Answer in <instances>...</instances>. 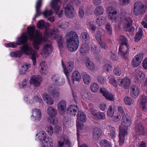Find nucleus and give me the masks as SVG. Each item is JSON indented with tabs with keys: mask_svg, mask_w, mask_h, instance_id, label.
Masks as SVG:
<instances>
[{
	"mask_svg": "<svg viewBox=\"0 0 147 147\" xmlns=\"http://www.w3.org/2000/svg\"><path fill=\"white\" fill-rule=\"evenodd\" d=\"M61 62L64 70V73L66 76L67 79L69 81V73L72 71L74 67V62L73 61H70L67 63L65 65L64 63L63 60H61Z\"/></svg>",
	"mask_w": 147,
	"mask_h": 147,
	"instance_id": "nucleus-6",
	"label": "nucleus"
},
{
	"mask_svg": "<svg viewBox=\"0 0 147 147\" xmlns=\"http://www.w3.org/2000/svg\"><path fill=\"white\" fill-rule=\"evenodd\" d=\"M147 97L144 95L142 96L141 99V104L142 105L146 104L147 102Z\"/></svg>",
	"mask_w": 147,
	"mask_h": 147,
	"instance_id": "nucleus-61",
	"label": "nucleus"
},
{
	"mask_svg": "<svg viewBox=\"0 0 147 147\" xmlns=\"http://www.w3.org/2000/svg\"><path fill=\"white\" fill-rule=\"evenodd\" d=\"M17 45L14 42H10L7 43H6L5 44V46L7 47H11L15 48L17 47Z\"/></svg>",
	"mask_w": 147,
	"mask_h": 147,
	"instance_id": "nucleus-56",
	"label": "nucleus"
},
{
	"mask_svg": "<svg viewBox=\"0 0 147 147\" xmlns=\"http://www.w3.org/2000/svg\"><path fill=\"white\" fill-rule=\"evenodd\" d=\"M53 141L52 139L47 138L45 141L42 142L41 147H52L53 146Z\"/></svg>",
	"mask_w": 147,
	"mask_h": 147,
	"instance_id": "nucleus-29",
	"label": "nucleus"
},
{
	"mask_svg": "<svg viewBox=\"0 0 147 147\" xmlns=\"http://www.w3.org/2000/svg\"><path fill=\"white\" fill-rule=\"evenodd\" d=\"M109 82L110 84L113 85L114 87H117V86L118 82L114 77H110Z\"/></svg>",
	"mask_w": 147,
	"mask_h": 147,
	"instance_id": "nucleus-52",
	"label": "nucleus"
},
{
	"mask_svg": "<svg viewBox=\"0 0 147 147\" xmlns=\"http://www.w3.org/2000/svg\"><path fill=\"white\" fill-rule=\"evenodd\" d=\"M120 46L119 48V54L124 58L129 54V51L127 40L126 37L121 36L120 39Z\"/></svg>",
	"mask_w": 147,
	"mask_h": 147,
	"instance_id": "nucleus-3",
	"label": "nucleus"
},
{
	"mask_svg": "<svg viewBox=\"0 0 147 147\" xmlns=\"http://www.w3.org/2000/svg\"><path fill=\"white\" fill-rule=\"evenodd\" d=\"M100 145L101 147H111L110 143L105 139L102 140L100 141Z\"/></svg>",
	"mask_w": 147,
	"mask_h": 147,
	"instance_id": "nucleus-39",
	"label": "nucleus"
},
{
	"mask_svg": "<svg viewBox=\"0 0 147 147\" xmlns=\"http://www.w3.org/2000/svg\"><path fill=\"white\" fill-rule=\"evenodd\" d=\"M47 113L49 115L51 116V117L49 118V120L51 123L55 125L57 123V120L56 121L53 118V117H55L57 113V111L56 109L52 107H48L47 109Z\"/></svg>",
	"mask_w": 147,
	"mask_h": 147,
	"instance_id": "nucleus-10",
	"label": "nucleus"
},
{
	"mask_svg": "<svg viewBox=\"0 0 147 147\" xmlns=\"http://www.w3.org/2000/svg\"><path fill=\"white\" fill-rule=\"evenodd\" d=\"M131 123V121L129 115L127 114H124L122 118V125L125 127H126L130 126Z\"/></svg>",
	"mask_w": 147,
	"mask_h": 147,
	"instance_id": "nucleus-21",
	"label": "nucleus"
},
{
	"mask_svg": "<svg viewBox=\"0 0 147 147\" xmlns=\"http://www.w3.org/2000/svg\"><path fill=\"white\" fill-rule=\"evenodd\" d=\"M88 43H84L81 46L80 52L82 54H85L87 53L89 50V47Z\"/></svg>",
	"mask_w": 147,
	"mask_h": 147,
	"instance_id": "nucleus-31",
	"label": "nucleus"
},
{
	"mask_svg": "<svg viewBox=\"0 0 147 147\" xmlns=\"http://www.w3.org/2000/svg\"><path fill=\"white\" fill-rule=\"evenodd\" d=\"M42 97L45 101L47 104L52 105L53 104L54 100L50 97V96L46 93H44L42 95Z\"/></svg>",
	"mask_w": 147,
	"mask_h": 147,
	"instance_id": "nucleus-28",
	"label": "nucleus"
},
{
	"mask_svg": "<svg viewBox=\"0 0 147 147\" xmlns=\"http://www.w3.org/2000/svg\"><path fill=\"white\" fill-rule=\"evenodd\" d=\"M66 102L63 100H61L58 103L57 108L58 112L61 115H63L66 112Z\"/></svg>",
	"mask_w": 147,
	"mask_h": 147,
	"instance_id": "nucleus-17",
	"label": "nucleus"
},
{
	"mask_svg": "<svg viewBox=\"0 0 147 147\" xmlns=\"http://www.w3.org/2000/svg\"><path fill=\"white\" fill-rule=\"evenodd\" d=\"M142 35V31L140 29L139 31L136 34L135 37V40L136 42L139 41L141 38Z\"/></svg>",
	"mask_w": 147,
	"mask_h": 147,
	"instance_id": "nucleus-44",
	"label": "nucleus"
},
{
	"mask_svg": "<svg viewBox=\"0 0 147 147\" xmlns=\"http://www.w3.org/2000/svg\"><path fill=\"white\" fill-rule=\"evenodd\" d=\"M144 56L143 53H140L136 55L133 59L132 65L134 67H137L141 63Z\"/></svg>",
	"mask_w": 147,
	"mask_h": 147,
	"instance_id": "nucleus-14",
	"label": "nucleus"
},
{
	"mask_svg": "<svg viewBox=\"0 0 147 147\" xmlns=\"http://www.w3.org/2000/svg\"><path fill=\"white\" fill-rule=\"evenodd\" d=\"M37 27L38 28L41 29L45 27L44 20H42L38 21L37 24Z\"/></svg>",
	"mask_w": 147,
	"mask_h": 147,
	"instance_id": "nucleus-49",
	"label": "nucleus"
},
{
	"mask_svg": "<svg viewBox=\"0 0 147 147\" xmlns=\"http://www.w3.org/2000/svg\"><path fill=\"white\" fill-rule=\"evenodd\" d=\"M40 136H39V140L41 141L45 140L46 138V133L45 131L41 132Z\"/></svg>",
	"mask_w": 147,
	"mask_h": 147,
	"instance_id": "nucleus-55",
	"label": "nucleus"
},
{
	"mask_svg": "<svg viewBox=\"0 0 147 147\" xmlns=\"http://www.w3.org/2000/svg\"><path fill=\"white\" fill-rule=\"evenodd\" d=\"M67 45L70 47L71 50L75 51L79 46V37L78 34L74 31H71L67 33L65 36Z\"/></svg>",
	"mask_w": 147,
	"mask_h": 147,
	"instance_id": "nucleus-2",
	"label": "nucleus"
},
{
	"mask_svg": "<svg viewBox=\"0 0 147 147\" xmlns=\"http://www.w3.org/2000/svg\"><path fill=\"white\" fill-rule=\"evenodd\" d=\"M78 14L80 17L81 18H82L84 15V11L83 9V7L81 6L80 8Z\"/></svg>",
	"mask_w": 147,
	"mask_h": 147,
	"instance_id": "nucleus-63",
	"label": "nucleus"
},
{
	"mask_svg": "<svg viewBox=\"0 0 147 147\" xmlns=\"http://www.w3.org/2000/svg\"><path fill=\"white\" fill-rule=\"evenodd\" d=\"M125 20L127 24L126 27L125 28V31L129 32L133 31L134 28L132 26V20L131 18L129 17H127L125 18Z\"/></svg>",
	"mask_w": 147,
	"mask_h": 147,
	"instance_id": "nucleus-20",
	"label": "nucleus"
},
{
	"mask_svg": "<svg viewBox=\"0 0 147 147\" xmlns=\"http://www.w3.org/2000/svg\"><path fill=\"white\" fill-rule=\"evenodd\" d=\"M24 53V52L21 51H12L10 53V56L12 57L19 58L21 57Z\"/></svg>",
	"mask_w": 147,
	"mask_h": 147,
	"instance_id": "nucleus-33",
	"label": "nucleus"
},
{
	"mask_svg": "<svg viewBox=\"0 0 147 147\" xmlns=\"http://www.w3.org/2000/svg\"><path fill=\"white\" fill-rule=\"evenodd\" d=\"M105 19L103 17H100L97 18L96 20V23L99 26L103 25L105 22Z\"/></svg>",
	"mask_w": 147,
	"mask_h": 147,
	"instance_id": "nucleus-40",
	"label": "nucleus"
},
{
	"mask_svg": "<svg viewBox=\"0 0 147 147\" xmlns=\"http://www.w3.org/2000/svg\"><path fill=\"white\" fill-rule=\"evenodd\" d=\"M87 67L92 71L95 69L94 66L92 62L90 61H87L86 63Z\"/></svg>",
	"mask_w": 147,
	"mask_h": 147,
	"instance_id": "nucleus-48",
	"label": "nucleus"
},
{
	"mask_svg": "<svg viewBox=\"0 0 147 147\" xmlns=\"http://www.w3.org/2000/svg\"><path fill=\"white\" fill-rule=\"evenodd\" d=\"M100 92L108 100L113 101L114 100L113 96L105 88H100Z\"/></svg>",
	"mask_w": 147,
	"mask_h": 147,
	"instance_id": "nucleus-25",
	"label": "nucleus"
},
{
	"mask_svg": "<svg viewBox=\"0 0 147 147\" xmlns=\"http://www.w3.org/2000/svg\"><path fill=\"white\" fill-rule=\"evenodd\" d=\"M43 51L45 54L47 55L51 54L52 51V46L49 44H47L44 46L43 48Z\"/></svg>",
	"mask_w": 147,
	"mask_h": 147,
	"instance_id": "nucleus-30",
	"label": "nucleus"
},
{
	"mask_svg": "<svg viewBox=\"0 0 147 147\" xmlns=\"http://www.w3.org/2000/svg\"><path fill=\"white\" fill-rule=\"evenodd\" d=\"M41 81V77L36 75L33 76L30 80L31 84H32L34 86L36 87L40 85Z\"/></svg>",
	"mask_w": 147,
	"mask_h": 147,
	"instance_id": "nucleus-19",
	"label": "nucleus"
},
{
	"mask_svg": "<svg viewBox=\"0 0 147 147\" xmlns=\"http://www.w3.org/2000/svg\"><path fill=\"white\" fill-rule=\"evenodd\" d=\"M140 90L138 86L133 85L130 89V95L134 98H136L139 95Z\"/></svg>",
	"mask_w": 147,
	"mask_h": 147,
	"instance_id": "nucleus-23",
	"label": "nucleus"
},
{
	"mask_svg": "<svg viewBox=\"0 0 147 147\" xmlns=\"http://www.w3.org/2000/svg\"><path fill=\"white\" fill-rule=\"evenodd\" d=\"M19 74H20L24 75H25L27 72V70L24 67V66L23 65L21 67L19 70Z\"/></svg>",
	"mask_w": 147,
	"mask_h": 147,
	"instance_id": "nucleus-57",
	"label": "nucleus"
},
{
	"mask_svg": "<svg viewBox=\"0 0 147 147\" xmlns=\"http://www.w3.org/2000/svg\"><path fill=\"white\" fill-rule=\"evenodd\" d=\"M81 79V77L80 73L77 71H75L73 73L71 76L72 82L73 83L75 81L79 82Z\"/></svg>",
	"mask_w": 147,
	"mask_h": 147,
	"instance_id": "nucleus-27",
	"label": "nucleus"
},
{
	"mask_svg": "<svg viewBox=\"0 0 147 147\" xmlns=\"http://www.w3.org/2000/svg\"><path fill=\"white\" fill-rule=\"evenodd\" d=\"M20 49L24 52V53L26 55H31L30 58L33 61L34 65H36V57H37L36 51L32 49L28 45L22 46L20 47Z\"/></svg>",
	"mask_w": 147,
	"mask_h": 147,
	"instance_id": "nucleus-5",
	"label": "nucleus"
},
{
	"mask_svg": "<svg viewBox=\"0 0 147 147\" xmlns=\"http://www.w3.org/2000/svg\"><path fill=\"white\" fill-rule=\"evenodd\" d=\"M102 131L100 129L95 128L93 129V137L95 139L98 138L102 134Z\"/></svg>",
	"mask_w": 147,
	"mask_h": 147,
	"instance_id": "nucleus-34",
	"label": "nucleus"
},
{
	"mask_svg": "<svg viewBox=\"0 0 147 147\" xmlns=\"http://www.w3.org/2000/svg\"><path fill=\"white\" fill-rule=\"evenodd\" d=\"M27 32L29 34V39L32 41V45L36 50L39 48V45L44 42L47 41L48 38L44 36L37 30H35L34 26H31L27 28Z\"/></svg>",
	"mask_w": 147,
	"mask_h": 147,
	"instance_id": "nucleus-1",
	"label": "nucleus"
},
{
	"mask_svg": "<svg viewBox=\"0 0 147 147\" xmlns=\"http://www.w3.org/2000/svg\"><path fill=\"white\" fill-rule=\"evenodd\" d=\"M97 80L100 84H102L105 82L106 78L101 76H98L97 77Z\"/></svg>",
	"mask_w": 147,
	"mask_h": 147,
	"instance_id": "nucleus-58",
	"label": "nucleus"
},
{
	"mask_svg": "<svg viewBox=\"0 0 147 147\" xmlns=\"http://www.w3.org/2000/svg\"><path fill=\"white\" fill-rule=\"evenodd\" d=\"M107 11L109 13V19L111 20L112 22H116L118 19L116 15L117 14L116 11H114L112 7H108L107 8Z\"/></svg>",
	"mask_w": 147,
	"mask_h": 147,
	"instance_id": "nucleus-9",
	"label": "nucleus"
},
{
	"mask_svg": "<svg viewBox=\"0 0 147 147\" xmlns=\"http://www.w3.org/2000/svg\"><path fill=\"white\" fill-rule=\"evenodd\" d=\"M112 68L111 65L108 63H107L105 65H104L103 66V68L105 70L106 69V71L108 72Z\"/></svg>",
	"mask_w": 147,
	"mask_h": 147,
	"instance_id": "nucleus-64",
	"label": "nucleus"
},
{
	"mask_svg": "<svg viewBox=\"0 0 147 147\" xmlns=\"http://www.w3.org/2000/svg\"><path fill=\"white\" fill-rule=\"evenodd\" d=\"M78 107L77 105H70L66 110V114L67 115L75 116L77 113Z\"/></svg>",
	"mask_w": 147,
	"mask_h": 147,
	"instance_id": "nucleus-16",
	"label": "nucleus"
},
{
	"mask_svg": "<svg viewBox=\"0 0 147 147\" xmlns=\"http://www.w3.org/2000/svg\"><path fill=\"white\" fill-rule=\"evenodd\" d=\"M119 129V145L122 146L124 143L125 136L127 135V131L125 128H121L120 127Z\"/></svg>",
	"mask_w": 147,
	"mask_h": 147,
	"instance_id": "nucleus-13",
	"label": "nucleus"
},
{
	"mask_svg": "<svg viewBox=\"0 0 147 147\" xmlns=\"http://www.w3.org/2000/svg\"><path fill=\"white\" fill-rule=\"evenodd\" d=\"M51 95L54 98H57L59 96V93L56 90H54L51 92L50 93Z\"/></svg>",
	"mask_w": 147,
	"mask_h": 147,
	"instance_id": "nucleus-51",
	"label": "nucleus"
},
{
	"mask_svg": "<svg viewBox=\"0 0 147 147\" xmlns=\"http://www.w3.org/2000/svg\"><path fill=\"white\" fill-rule=\"evenodd\" d=\"M51 79L55 84L59 86H63L65 83V79L60 77L57 74L53 75Z\"/></svg>",
	"mask_w": 147,
	"mask_h": 147,
	"instance_id": "nucleus-11",
	"label": "nucleus"
},
{
	"mask_svg": "<svg viewBox=\"0 0 147 147\" xmlns=\"http://www.w3.org/2000/svg\"><path fill=\"white\" fill-rule=\"evenodd\" d=\"M42 0H37L36 1L35 9H40L42 5Z\"/></svg>",
	"mask_w": 147,
	"mask_h": 147,
	"instance_id": "nucleus-59",
	"label": "nucleus"
},
{
	"mask_svg": "<svg viewBox=\"0 0 147 147\" xmlns=\"http://www.w3.org/2000/svg\"><path fill=\"white\" fill-rule=\"evenodd\" d=\"M44 36L48 38L50 36H52L55 39H57V42L59 48L61 49L63 47V40L62 36L60 35L58 29L54 28L50 32L45 30L44 33Z\"/></svg>",
	"mask_w": 147,
	"mask_h": 147,
	"instance_id": "nucleus-4",
	"label": "nucleus"
},
{
	"mask_svg": "<svg viewBox=\"0 0 147 147\" xmlns=\"http://www.w3.org/2000/svg\"><path fill=\"white\" fill-rule=\"evenodd\" d=\"M135 131L138 135L143 136L145 135L146 131L141 123L136 124H135Z\"/></svg>",
	"mask_w": 147,
	"mask_h": 147,
	"instance_id": "nucleus-15",
	"label": "nucleus"
},
{
	"mask_svg": "<svg viewBox=\"0 0 147 147\" xmlns=\"http://www.w3.org/2000/svg\"><path fill=\"white\" fill-rule=\"evenodd\" d=\"M95 118L99 120H104L105 118V114L101 112H97L95 117Z\"/></svg>",
	"mask_w": 147,
	"mask_h": 147,
	"instance_id": "nucleus-45",
	"label": "nucleus"
},
{
	"mask_svg": "<svg viewBox=\"0 0 147 147\" xmlns=\"http://www.w3.org/2000/svg\"><path fill=\"white\" fill-rule=\"evenodd\" d=\"M53 12L51 10H47L46 9L44 11L42 12V15L45 17L47 18L48 16H50L52 14Z\"/></svg>",
	"mask_w": 147,
	"mask_h": 147,
	"instance_id": "nucleus-54",
	"label": "nucleus"
},
{
	"mask_svg": "<svg viewBox=\"0 0 147 147\" xmlns=\"http://www.w3.org/2000/svg\"><path fill=\"white\" fill-rule=\"evenodd\" d=\"M81 36L83 39L86 42V43H89L90 40V37L88 34L85 32H83L81 34Z\"/></svg>",
	"mask_w": 147,
	"mask_h": 147,
	"instance_id": "nucleus-43",
	"label": "nucleus"
},
{
	"mask_svg": "<svg viewBox=\"0 0 147 147\" xmlns=\"http://www.w3.org/2000/svg\"><path fill=\"white\" fill-rule=\"evenodd\" d=\"M99 88L98 85L96 83H92L90 85V89L92 92H97Z\"/></svg>",
	"mask_w": 147,
	"mask_h": 147,
	"instance_id": "nucleus-42",
	"label": "nucleus"
},
{
	"mask_svg": "<svg viewBox=\"0 0 147 147\" xmlns=\"http://www.w3.org/2000/svg\"><path fill=\"white\" fill-rule=\"evenodd\" d=\"M76 126H77V140L78 141L80 138V130H82L83 128L84 124H81L79 122L76 121Z\"/></svg>",
	"mask_w": 147,
	"mask_h": 147,
	"instance_id": "nucleus-36",
	"label": "nucleus"
},
{
	"mask_svg": "<svg viewBox=\"0 0 147 147\" xmlns=\"http://www.w3.org/2000/svg\"><path fill=\"white\" fill-rule=\"evenodd\" d=\"M118 81L119 85L122 86L125 89L128 88L131 84L130 80L127 78L118 79Z\"/></svg>",
	"mask_w": 147,
	"mask_h": 147,
	"instance_id": "nucleus-18",
	"label": "nucleus"
},
{
	"mask_svg": "<svg viewBox=\"0 0 147 147\" xmlns=\"http://www.w3.org/2000/svg\"><path fill=\"white\" fill-rule=\"evenodd\" d=\"M32 117H33L34 120L36 121H40L41 118V114L40 110L36 108L33 109Z\"/></svg>",
	"mask_w": 147,
	"mask_h": 147,
	"instance_id": "nucleus-22",
	"label": "nucleus"
},
{
	"mask_svg": "<svg viewBox=\"0 0 147 147\" xmlns=\"http://www.w3.org/2000/svg\"><path fill=\"white\" fill-rule=\"evenodd\" d=\"M77 117V119L81 121L85 122L86 120V117L83 113L82 112H79L78 111Z\"/></svg>",
	"mask_w": 147,
	"mask_h": 147,
	"instance_id": "nucleus-37",
	"label": "nucleus"
},
{
	"mask_svg": "<svg viewBox=\"0 0 147 147\" xmlns=\"http://www.w3.org/2000/svg\"><path fill=\"white\" fill-rule=\"evenodd\" d=\"M108 131L109 132L108 135L109 137L113 139L115 137L116 134L115 128L112 126H109L108 128Z\"/></svg>",
	"mask_w": 147,
	"mask_h": 147,
	"instance_id": "nucleus-26",
	"label": "nucleus"
},
{
	"mask_svg": "<svg viewBox=\"0 0 147 147\" xmlns=\"http://www.w3.org/2000/svg\"><path fill=\"white\" fill-rule=\"evenodd\" d=\"M114 113V109L112 106L110 105L107 112V115L110 117H111Z\"/></svg>",
	"mask_w": 147,
	"mask_h": 147,
	"instance_id": "nucleus-46",
	"label": "nucleus"
},
{
	"mask_svg": "<svg viewBox=\"0 0 147 147\" xmlns=\"http://www.w3.org/2000/svg\"><path fill=\"white\" fill-rule=\"evenodd\" d=\"M91 51L92 53L94 54L98 53L100 52L98 48L93 45H91Z\"/></svg>",
	"mask_w": 147,
	"mask_h": 147,
	"instance_id": "nucleus-50",
	"label": "nucleus"
},
{
	"mask_svg": "<svg viewBox=\"0 0 147 147\" xmlns=\"http://www.w3.org/2000/svg\"><path fill=\"white\" fill-rule=\"evenodd\" d=\"M106 33L109 35H111L112 33L113 28L110 24L107 23L105 26Z\"/></svg>",
	"mask_w": 147,
	"mask_h": 147,
	"instance_id": "nucleus-38",
	"label": "nucleus"
},
{
	"mask_svg": "<svg viewBox=\"0 0 147 147\" xmlns=\"http://www.w3.org/2000/svg\"><path fill=\"white\" fill-rule=\"evenodd\" d=\"M103 8L100 6H97L94 11V15L96 16H99L102 15L104 13Z\"/></svg>",
	"mask_w": 147,
	"mask_h": 147,
	"instance_id": "nucleus-35",
	"label": "nucleus"
},
{
	"mask_svg": "<svg viewBox=\"0 0 147 147\" xmlns=\"http://www.w3.org/2000/svg\"><path fill=\"white\" fill-rule=\"evenodd\" d=\"M59 1L60 0H52L51 3V7L56 13H58L60 7L58 5Z\"/></svg>",
	"mask_w": 147,
	"mask_h": 147,
	"instance_id": "nucleus-24",
	"label": "nucleus"
},
{
	"mask_svg": "<svg viewBox=\"0 0 147 147\" xmlns=\"http://www.w3.org/2000/svg\"><path fill=\"white\" fill-rule=\"evenodd\" d=\"M125 103L127 105H130L132 104V100L131 98L128 96H125L124 99Z\"/></svg>",
	"mask_w": 147,
	"mask_h": 147,
	"instance_id": "nucleus-53",
	"label": "nucleus"
},
{
	"mask_svg": "<svg viewBox=\"0 0 147 147\" xmlns=\"http://www.w3.org/2000/svg\"><path fill=\"white\" fill-rule=\"evenodd\" d=\"M33 99L35 102H38L40 103H41L42 102L41 98L40 97H39L37 95L34 96L33 97Z\"/></svg>",
	"mask_w": 147,
	"mask_h": 147,
	"instance_id": "nucleus-62",
	"label": "nucleus"
},
{
	"mask_svg": "<svg viewBox=\"0 0 147 147\" xmlns=\"http://www.w3.org/2000/svg\"><path fill=\"white\" fill-rule=\"evenodd\" d=\"M89 29L92 33H94L96 29V27L91 22L88 23V24Z\"/></svg>",
	"mask_w": 147,
	"mask_h": 147,
	"instance_id": "nucleus-47",
	"label": "nucleus"
},
{
	"mask_svg": "<svg viewBox=\"0 0 147 147\" xmlns=\"http://www.w3.org/2000/svg\"><path fill=\"white\" fill-rule=\"evenodd\" d=\"M84 82L86 84H89L91 82L90 77L86 74H84L83 76Z\"/></svg>",
	"mask_w": 147,
	"mask_h": 147,
	"instance_id": "nucleus-41",
	"label": "nucleus"
},
{
	"mask_svg": "<svg viewBox=\"0 0 147 147\" xmlns=\"http://www.w3.org/2000/svg\"><path fill=\"white\" fill-rule=\"evenodd\" d=\"M114 74L117 76H119L121 74V71L120 69L117 67H115L113 70Z\"/></svg>",
	"mask_w": 147,
	"mask_h": 147,
	"instance_id": "nucleus-60",
	"label": "nucleus"
},
{
	"mask_svg": "<svg viewBox=\"0 0 147 147\" xmlns=\"http://www.w3.org/2000/svg\"><path fill=\"white\" fill-rule=\"evenodd\" d=\"M29 34L27 32H23L21 35L18 38L16 42V44L18 45H23L24 46L26 44L28 41V38H29Z\"/></svg>",
	"mask_w": 147,
	"mask_h": 147,
	"instance_id": "nucleus-7",
	"label": "nucleus"
},
{
	"mask_svg": "<svg viewBox=\"0 0 147 147\" xmlns=\"http://www.w3.org/2000/svg\"><path fill=\"white\" fill-rule=\"evenodd\" d=\"M146 11L144 5L140 4L138 2L136 3L134 5V13L136 16L144 14Z\"/></svg>",
	"mask_w": 147,
	"mask_h": 147,
	"instance_id": "nucleus-8",
	"label": "nucleus"
},
{
	"mask_svg": "<svg viewBox=\"0 0 147 147\" xmlns=\"http://www.w3.org/2000/svg\"><path fill=\"white\" fill-rule=\"evenodd\" d=\"M65 14L68 18L72 19L75 16L74 10L71 5H67L65 7Z\"/></svg>",
	"mask_w": 147,
	"mask_h": 147,
	"instance_id": "nucleus-12",
	"label": "nucleus"
},
{
	"mask_svg": "<svg viewBox=\"0 0 147 147\" xmlns=\"http://www.w3.org/2000/svg\"><path fill=\"white\" fill-rule=\"evenodd\" d=\"M145 78V76L144 73L141 71H138L135 75L136 80L140 82L143 81Z\"/></svg>",
	"mask_w": 147,
	"mask_h": 147,
	"instance_id": "nucleus-32",
	"label": "nucleus"
}]
</instances>
